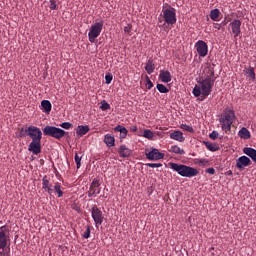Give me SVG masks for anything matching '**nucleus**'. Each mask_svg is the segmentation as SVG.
<instances>
[{
  "instance_id": "obj_1",
  "label": "nucleus",
  "mask_w": 256,
  "mask_h": 256,
  "mask_svg": "<svg viewBox=\"0 0 256 256\" xmlns=\"http://www.w3.org/2000/svg\"><path fill=\"white\" fill-rule=\"evenodd\" d=\"M215 69L213 67H207L204 69L202 76L198 79L192 93L194 97H201V101L207 99L215 87Z\"/></svg>"
},
{
  "instance_id": "obj_2",
  "label": "nucleus",
  "mask_w": 256,
  "mask_h": 256,
  "mask_svg": "<svg viewBox=\"0 0 256 256\" xmlns=\"http://www.w3.org/2000/svg\"><path fill=\"white\" fill-rule=\"evenodd\" d=\"M25 133H27L28 137L32 139V142L28 146V150L34 155H39V153H41V139H43V132L41 131V128L37 126L21 128V137H25Z\"/></svg>"
},
{
  "instance_id": "obj_3",
  "label": "nucleus",
  "mask_w": 256,
  "mask_h": 256,
  "mask_svg": "<svg viewBox=\"0 0 256 256\" xmlns=\"http://www.w3.org/2000/svg\"><path fill=\"white\" fill-rule=\"evenodd\" d=\"M170 167L176 171L178 175H181V177H188V179H191V177H197L199 175V170L191 166L171 162Z\"/></svg>"
},
{
  "instance_id": "obj_4",
  "label": "nucleus",
  "mask_w": 256,
  "mask_h": 256,
  "mask_svg": "<svg viewBox=\"0 0 256 256\" xmlns=\"http://www.w3.org/2000/svg\"><path fill=\"white\" fill-rule=\"evenodd\" d=\"M233 121H235V111L233 109L226 108L224 113L219 118L222 131H225V133L231 131Z\"/></svg>"
},
{
  "instance_id": "obj_5",
  "label": "nucleus",
  "mask_w": 256,
  "mask_h": 256,
  "mask_svg": "<svg viewBox=\"0 0 256 256\" xmlns=\"http://www.w3.org/2000/svg\"><path fill=\"white\" fill-rule=\"evenodd\" d=\"M160 17L164 19L166 25H175V23H177V10L166 3L162 6V14H160Z\"/></svg>"
},
{
  "instance_id": "obj_6",
  "label": "nucleus",
  "mask_w": 256,
  "mask_h": 256,
  "mask_svg": "<svg viewBox=\"0 0 256 256\" xmlns=\"http://www.w3.org/2000/svg\"><path fill=\"white\" fill-rule=\"evenodd\" d=\"M43 134L48 137H53L54 139H57L58 141H61L63 137L67 134V132L61 128L55 127V126H46L43 128Z\"/></svg>"
},
{
  "instance_id": "obj_7",
  "label": "nucleus",
  "mask_w": 256,
  "mask_h": 256,
  "mask_svg": "<svg viewBox=\"0 0 256 256\" xmlns=\"http://www.w3.org/2000/svg\"><path fill=\"white\" fill-rule=\"evenodd\" d=\"M103 31V21L96 22L90 27V31L88 33V39L90 43H95V39L101 35Z\"/></svg>"
},
{
  "instance_id": "obj_8",
  "label": "nucleus",
  "mask_w": 256,
  "mask_h": 256,
  "mask_svg": "<svg viewBox=\"0 0 256 256\" xmlns=\"http://www.w3.org/2000/svg\"><path fill=\"white\" fill-rule=\"evenodd\" d=\"M91 215L95 223L96 229H99V226L103 225V219H105L103 217V212L101 211V209H99V207H97V205H93L91 208Z\"/></svg>"
},
{
  "instance_id": "obj_9",
  "label": "nucleus",
  "mask_w": 256,
  "mask_h": 256,
  "mask_svg": "<svg viewBox=\"0 0 256 256\" xmlns=\"http://www.w3.org/2000/svg\"><path fill=\"white\" fill-rule=\"evenodd\" d=\"M9 230H7V226H1L0 227V249L2 251H5V248L7 247L9 243Z\"/></svg>"
},
{
  "instance_id": "obj_10",
  "label": "nucleus",
  "mask_w": 256,
  "mask_h": 256,
  "mask_svg": "<svg viewBox=\"0 0 256 256\" xmlns=\"http://www.w3.org/2000/svg\"><path fill=\"white\" fill-rule=\"evenodd\" d=\"M99 193H101V180L94 178L88 191V197H97Z\"/></svg>"
},
{
  "instance_id": "obj_11",
  "label": "nucleus",
  "mask_w": 256,
  "mask_h": 256,
  "mask_svg": "<svg viewBox=\"0 0 256 256\" xmlns=\"http://www.w3.org/2000/svg\"><path fill=\"white\" fill-rule=\"evenodd\" d=\"M195 49L199 57H207V53H209V46L203 40H198L195 43Z\"/></svg>"
},
{
  "instance_id": "obj_12",
  "label": "nucleus",
  "mask_w": 256,
  "mask_h": 256,
  "mask_svg": "<svg viewBox=\"0 0 256 256\" xmlns=\"http://www.w3.org/2000/svg\"><path fill=\"white\" fill-rule=\"evenodd\" d=\"M164 157L165 154L156 148H152L151 151L146 152V159H149V161H159Z\"/></svg>"
},
{
  "instance_id": "obj_13",
  "label": "nucleus",
  "mask_w": 256,
  "mask_h": 256,
  "mask_svg": "<svg viewBox=\"0 0 256 256\" xmlns=\"http://www.w3.org/2000/svg\"><path fill=\"white\" fill-rule=\"evenodd\" d=\"M42 189H44L48 195H53V184L51 183V177L45 175L42 178Z\"/></svg>"
},
{
  "instance_id": "obj_14",
  "label": "nucleus",
  "mask_w": 256,
  "mask_h": 256,
  "mask_svg": "<svg viewBox=\"0 0 256 256\" xmlns=\"http://www.w3.org/2000/svg\"><path fill=\"white\" fill-rule=\"evenodd\" d=\"M241 20L239 19H234L231 23H230V27H231V31L234 34V38L236 39V37H240L241 36Z\"/></svg>"
},
{
  "instance_id": "obj_15",
  "label": "nucleus",
  "mask_w": 256,
  "mask_h": 256,
  "mask_svg": "<svg viewBox=\"0 0 256 256\" xmlns=\"http://www.w3.org/2000/svg\"><path fill=\"white\" fill-rule=\"evenodd\" d=\"M159 79L162 83H171L173 76H171V72H169V70H160Z\"/></svg>"
},
{
  "instance_id": "obj_16",
  "label": "nucleus",
  "mask_w": 256,
  "mask_h": 256,
  "mask_svg": "<svg viewBox=\"0 0 256 256\" xmlns=\"http://www.w3.org/2000/svg\"><path fill=\"white\" fill-rule=\"evenodd\" d=\"M170 139H173L174 141H179V143H183V141H185L183 132H181L179 130H176V131L170 133Z\"/></svg>"
},
{
  "instance_id": "obj_17",
  "label": "nucleus",
  "mask_w": 256,
  "mask_h": 256,
  "mask_svg": "<svg viewBox=\"0 0 256 256\" xmlns=\"http://www.w3.org/2000/svg\"><path fill=\"white\" fill-rule=\"evenodd\" d=\"M52 189H53V193H56L58 198L63 197L64 195L63 191L65 190V188L61 186V183L55 182Z\"/></svg>"
},
{
  "instance_id": "obj_18",
  "label": "nucleus",
  "mask_w": 256,
  "mask_h": 256,
  "mask_svg": "<svg viewBox=\"0 0 256 256\" xmlns=\"http://www.w3.org/2000/svg\"><path fill=\"white\" fill-rule=\"evenodd\" d=\"M104 143L107 145V147H115V136L112 134H106L104 136Z\"/></svg>"
},
{
  "instance_id": "obj_19",
  "label": "nucleus",
  "mask_w": 256,
  "mask_h": 256,
  "mask_svg": "<svg viewBox=\"0 0 256 256\" xmlns=\"http://www.w3.org/2000/svg\"><path fill=\"white\" fill-rule=\"evenodd\" d=\"M238 136L240 137V139H251V132L249 131V129L243 127L239 130Z\"/></svg>"
},
{
  "instance_id": "obj_20",
  "label": "nucleus",
  "mask_w": 256,
  "mask_h": 256,
  "mask_svg": "<svg viewBox=\"0 0 256 256\" xmlns=\"http://www.w3.org/2000/svg\"><path fill=\"white\" fill-rule=\"evenodd\" d=\"M118 153L120 157H130L131 156V149L127 148V146L122 145L120 146Z\"/></svg>"
},
{
  "instance_id": "obj_21",
  "label": "nucleus",
  "mask_w": 256,
  "mask_h": 256,
  "mask_svg": "<svg viewBox=\"0 0 256 256\" xmlns=\"http://www.w3.org/2000/svg\"><path fill=\"white\" fill-rule=\"evenodd\" d=\"M145 71L148 73V75H151V73L155 71V63H153V58H149L145 66Z\"/></svg>"
},
{
  "instance_id": "obj_22",
  "label": "nucleus",
  "mask_w": 256,
  "mask_h": 256,
  "mask_svg": "<svg viewBox=\"0 0 256 256\" xmlns=\"http://www.w3.org/2000/svg\"><path fill=\"white\" fill-rule=\"evenodd\" d=\"M114 131H118V133H120L121 139H125V137H127V134L129 133L127 128H125L124 126H121V125H117L114 128Z\"/></svg>"
},
{
  "instance_id": "obj_23",
  "label": "nucleus",
  "mask_w": 256,
  "mask_h": 256,
  "mask_svg": "<svg viewBox=\"0 0 256 256\" xmlns=\"http://www.w3.org/2000/svg\"><path fill=\"white\" fill-rule=\"evenodd\" d=\"M76 133L80 137H83V135H87V133H89V126H87V125L86 126H83V125L78 126L76 129Z\"/></svg>"
},
{
  "instance_id": "obj_24",
  "label": "nucleus",
  "mask_w": 256,
  "mask_h": 256,
  "mask_svg": "<svg viewBox=\"0 0 256 256\" xmlns=\"http://www.w3.org/2000/svg\"><path fill=\"white\" fill-rule=\"evenodd\" d=\"M41 106L44 113H51V109H53V106L51 105V102L49 100H43L41 102Z\"/></svg>"
},
{
  "instance_id": "obj_25",
  "label": "nucleus",
  "mask_w": 256,
  "mask_h": 256,
  "mask_svg": "<svg viewBox=\"0 0 256 256\" xmlns=\"http://www.w3.org/2000/svg\"><path fill=\"white\" fill-rule=\"evenodd\" d=\"M219 17H221V11L219 9H213L210 11V19L212 21H219Z\"/></svg>"
},
{
  "instance_id": "obj_26",
  "label": "nucleus",
  "mask_w": 256,
  "mask_h": 256,
  "mask_svg": "<svg viewBox=\"0 0 256 256\" xmlns=\"http://www.w3.org/2000/svg\"><path fill=\"white\" fill-rule=\"evenodd\" d=\"M245 155H248L252 159V161H256V150L253 148H244L243 149Z\"/></svg>"
},
{
  "instance_id": "obj_27",
  "label": "nucleus",
  "mask_w": 256,
  "mask_h": 256,
  "mask_svg": "<svg viewBox=\"0 0 256 256\" xmlns=\"http://www.w3.org/2000/svg\"><path fill=\"white\" fill-rule=\"evenodd\" d=\"M249 165H251V161H238L236 163V167L239 171H244L245 167H249Z\"/></svg>"
},
{
  "instance_id": "obj_28",
  "label": "nucleus",
  "mask_w": 256,
  "mask_h": 256,
  "mask_svg": "<svg viewBox=\"0 0 256 256\" xmlns=\"http://www.w3.org/2000/svg\"><path fill=\"white\" fill-rule=\"evenodd\" d=\"M205 146L209 151H219L220 149L217 143L205 142Z\"/></svg>"
},
{
  "instance_id": "obj_29",
  "label": "nucleus",
  "mask_w": 256,
  "mask_h": 256,
  "mask_svg": "<svg viewBox=\"0 0 256 256\" xmlns=\"http://www.w3.org/2000/svg\"><path fill=\"white\" fill-rule=\"evenodd\" d=\"M171 153H176L177 155H185V150L181 149L179 146H171Z\"/></svg>"
},
{
  "instance_id": "obj_30",
  "label": "nucleus",
  "mask_w": 256,
  "mask_h": 256,
  "mask_svg": "<svg viewBox=\"0 0 256 256\" xmlns=\"http://www.w3.org/2000/svg\"><path fill=\"white\" fill-rule=\"evenodd\" d=\"M246 75H247V77H249L250 79H252L253 81H255V68L249 67V68L246 70Z\"/></svg>"
},
{
  "instance_id": "obj_31",
  "label": "nucleus",
  "mask_w": 256,
  "mask_h": 256,
  "mask_svg": "<svg viewBox=\"0 0 256 256\" xmlns=\"http://www.w3.org/2000/svg\"><path fill=\"white\" fill-rule=\"evenodd\" d=\"M143 137H145V139H153V137H155V134L151 130H144Z\"/></svg>"
},
{
  "instance_id": "obj_32",
  "label": "nucleus",
  "mask_w": 256,
  "mask_h": 256,
  "mask_svg": "<svg viewBox=\"0 0 256 256\" xmlns=\"http://www.w3.org/2000/svg\"><path fill=\"white\" fill-rule=\"evenodd\" d=\"M156 89H158L159 93H169V89L163 84H157Z\"/></svg>"
},
{
  "instance_id": "obj_33",
  "label": "nucleus",
  "mask_w": 256,
  "mask_h": 256,
  "mask_svg": "<svg viewBox=\"0 0 256 256\" xmlns=\"http://www.w3.org/2000/svg\"><path fill=\"white\" fill-rule=\"evenodd\" d=\"M180 129H183V131H187L188 133H193L195 131L192 126L187 124H182Z\"/></svg>"
},
{
  "instance_id": "obj_34",
  "label": "nucleus",
  "mask_w": 256,
  "mask_h": 256,
  "mask_svg": "<svg viewBox=\"0 0 256 256\" xmlns=\"http://www.w3.org/2000/svg\"><path fill=\"white\" fill-rule=\"evenodd\" d=\"M82 237L84 239H89V237H91V226H86V230L84 231V233L82 234Z\"/></svg>"
},
{
  "instance_id": "obj_35",
  "label": "nucleus",
  "mask_w": 256,
  "mask_h": 256,
  "mask_svg": "<svg viewBox=\"0 0 256 256\" xmlns=\"http://www.w3.org/2000/svg\"><path fill=\"white\" fill-rule=\"evenodd\" d=\"M101 111H107L109 109H111V105H109V103H107V101H102L101 106H100Z\"/></svg>"
},
{
  "instance_id": "obj_36",
  "label": "nucleus",
  "mask_w": 256,
  "mask_h": 256,
  "mask_svg": "<svg viewBox=\"0 0 256 256\" xmlns=\"http://www.w3.org/2000/svg\"><path fill=\"white\" fill-rule=\"evenodd\" d=\"M111 81H113V74L107 73L105 75V83H106V85H110Z\"/></svg>"
},
{
  "instance_id": "obj_37",
  "label": "nucleus",
  "mask_w": 256,
  "mask_h": 256,
  "mask_svg": "<svg viewBox=\"0 0 256 256\" xmlns=\"http://www.w3.org/2000/svg\"><path fill=\"white\" fill-rule=\"evenodd\" d=\"M49 9H51V11H55L57 9V1L50 0Z\"/></svg>"
},
{
  "instance_id": "obj_38",
  "label": "nucleus",
  "mask_w": 256,
  "mask_h": 256,
  "mask_svg": "<svg viewBox=\"0 0 256 256\" xmlns=\"http://www.w3.org/2000/svg\"><path fill=\"white\" fill-rule=\"evenodd\" d=\"M146 88L153 89V82H151V79L149 78V76H146Z\"/></svg>"
},
{
  "instance_id": "obj_39",
  "label": "nucleus",
  "mask_w": 256,
  "mask_h": 256,
  "mask_svg": "<svg viewBox=\"0 0 256 256\" xmlns=\"http://www.w3.org/2000/svg\"><path fill=\"white\" fill-rule=\"evenodd\" d=\"M217 137H219V132H217L215 130L209 134V138L212 139V141H215V139H217Z\"/></svg>"
},
{
  "instance_id": "obj_40",
  "label": "nucleus",
  "mask_w": 256,
  "mask_h": 256,
  "mask_svg": "<svg viewBox=\"0 0 256 256\" xmlns=\"http://www.w3.org/2000/svg\"><path fill=\"white\" fill-rule=\"evenodd\" d=\"M60 127H62V129H71V127H73V124L69 122H63L62 124H60Z\"/></svg>"
},
{
  "instance_id": "obj_41",
  "label": "nucleus",
  "mask_w": 256,
  "mask_h": 256,
  "mask_svg": "<svg viewBox=\"0 0 256 256\" xmlns=\"http://www.w3.org/2000/svg\"><path fill=\"white\" fill-rule=\"evenodd\" d=\"M147 167H151L152 169H155L157 167H163V164L161 163H147Z\"/></svg>"
},
{
  "instance_id": "obj_42",
  "label": "nucleus",
  "mask_w": 256,
  "mask_h": 256,
  "mask_svg": "<svg viewBox=\"0 0 256 256\" xmlns=\"http://www.w3.org/2000/svg\"><path fill=\"white\" fill-rule=\"evenodd\" d=\"M133 29V26L131 24H128L127 26L124 27V32L127 33V35H131V31Z\"/></svg>"
},
{
  "instance_id": "obj_43",
  "label": "nucleus",
  "mask_w": 256,
  "mask_h": 256,
  "mask_svg": "<svg viewBox=\"0 0 256 256\" xmlns=\"http://www.w3.org/2000/svg\"><path fill=\"white\" fill-rule=\"evenodd\" d=\"M209 175H215V168H208L205 170Z\"/></svg>"
},
{
  "instance_id": "obj_44",
  "label": "nucleus",
  "mask_w": 256,
  "mask_h": 256,
  "mask_svg": "<svg viewBox=\"0 0 256 256\" xmlns=\"http://www.w3.org/2000/svg\"><path fill=\"white\" fill-rule=\"evenodd\" d=\"M237 161H251V159H249L247 156H241L237 159Z\"/></svg>"
},
{
  "instance_id": "obj_45",
  "label": "nucleus",
  "mask_w": 256,
  "mask_h": 256,
  "mask_svg": "<svg viewBox=\"0 0 256 256\" xmlns=\"http://www.w3.org/2000/svg\"><path fill=\"white\" fill-rule=\"evenodd\" d=\"M224 175L228 176V177H232L233 176V171L228 170L224 173Z\"/></svg>"
},
{
  "instance_id": "obj_46",
  "label": "nucleus",
  "mask_w": 256,
  "mask_h": 256,
  "mask_svg": "<svg viewBox=\"0 0 256 256\" xmlns=\"http://www.w3.org/2000/svg\"><path fill=\"white\" fill-rule=\"evenodd\" d=\"M214 25L215 29H217L218 31L221 30V24L215 23Z\"/></svg>"
},
{
  "instance_id": "obj_47",
  "label": "nucleus",
  "mask_w": 256,
  "mask_h": 256,
  "mask_svg": "<svg viewBox=\"0 0 256 256\" xmlns=\"http://www.w3.org/2000/svg\"><path fill=\"white\" fill-rule=\"evenodd\" d=\"M137 130H138L137 126H132V127H131V131H132L133 133H136Z\"/></svg>"
},
{
  "instance_id": "obj_48",
  "label": "nucleus",
  "mask_w": 256,
  "mask_h": 256,
  "mask_svg": "<svg viewBox=\"0 0 256 256\" xmlns=\"http://www.w3.org/2000/svg\"><path fill=\"white\" fill-rule=\"evenodd\" d=\"M77 169L81 168V161H76Z\"/></svg>"
},
{
  "instance_id": "obj_49",
  "label": "nucleus",
  "mask_w": 256,
  "mask_h": 256,
  "mask_svg": "<svg viewBox=\"0 0 256 256\" xmlns=\"http://www.w3.org/2000/svg\"><path fill=\"white\" fill-rule=\"evenodd\" d=\"M75 161H81V159L79 158V155H75Z\"/></svg>"
},
{
  "instance_id": "obj_50",
  "label": "nucleus",
  "mask_w": 256,
  "mask_h": 256,
  "mask_svg": "<svg viewBox=\"0 0 256 256\" xmlns=\"http://www.w3.org/2000/svg\"><path fill=\"white\" fill-rule=\"evenodd\" d=\"M221 25H223L225 27V25H227L226 20L222 21Z\"/></svg>"
},
{
  "instance_id": "obj_51",
  "label": "nucleus",
  "mask_w": 256,
  "mask_h": 256,
  "mask_svg": "<svg viewBox=\"0 0 256 256\" xmlns=\"http://www.w3.org/2000/svg\"><path fill=\"white\" fill-rule=\"evenodd\" d=\"M3 255H5V254H4L3 250H2V251H0V256H3ZM5 256H7V255H5Z\"/></svg>"
},
{
  "instance_id": "obj_52",
  "label": "nucleus",
  "mask_w": 256,
  "mask_h": 256,
  "mask_svg": "<svg viewBox=\"0 0 256 256\" xmlns=\"http://www.w3.org/2000/svg\"><path fill=\"white\" fill-rule=\"evenodd\" d=\"M159 23H163V20L161 18H158Z\"/></svg>"
},
{
  "instance_id": "obj_53",
  "label": "nucleus",
  "mask_w": 256,
  "mask_h": 256,
  "mask_svg": "<svg viewBox=\"0 0 256 256\" xmlns=\"http://www.w3.org/2000/svg\"><path fill=\"white\" fill-rule=\"evenodd\" d=\"M72 209H76V206L72 207Z\"/></svg>"
},
{
  "instance_id": "obj_54",
  "label": "nucleus",
  "mask_w": 256,
  "mask_h": 256,
  "mask_svg": "<svg viewBox=\"0 0 256 256\" xmlns=\"http://www.w3.org/2000/svg\"><path fill=\"white\" fill-rule=\"evenodd\" d=\"M72 209H76V206L72 207Z\"/></svg>"
},
{
  "instance_id": "obj_55",
  "label": "nucleus",
  "mask_w": 256,
  "mask_h": 256,
  "mask_svg": "<svg viewBox=\"0 0 256 256\" xmlns=\"http://www.w3.org/2000/svg\"><path fill=\"white\" fill-rule=\"evenodd\" d=\"M67 163V165H69V162H66Z\"/></svg>"
}]
</instances>
